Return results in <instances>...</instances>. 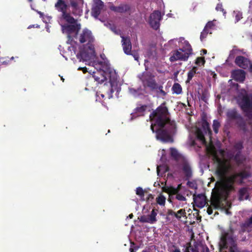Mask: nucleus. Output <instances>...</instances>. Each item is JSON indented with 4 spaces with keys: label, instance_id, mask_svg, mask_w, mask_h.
I'll use <instances>...</instances> for the list:
<instances>
[{
    "label": "nucleus",
    "instance_id": "obj_48",
    "mask_svg": "<svg viewBox=\"0 0 252 252\" xmlns=\"http://www.w3.org/2000/svg\"><path fill=\"white\" fill-rule=\"evenodd\" d=\"M249 8L251 10H252V0L250 1L249 3Z\"/></svg>",
    "mask_w": 252,
    "mask_h": 252
},
{
    "label": "nucleus",
    "instance_id": "obj_54",
    "mask_svg": "<svg viewBox=\"0 0 252 252\" xmlns=\"http://www.w3.org/2000/svg\"><path fill=\"white\" fill-rule=\"evenodd\" d=\"M191 250L192 252H198L196 250H194L193 248H191Z\"/></svg>",
    "mask_w": 252,
    "mask_h": 252
},
{
    "label": "nucleus",
    "instance_id": "obj_41",
    "mask_svg": "<svg viewBox=\"0 0 252 252\" xmlns=\"http://www.w3.org/2000/svg\"><path fill=\"white\" fill-rule=\"evenodd\" d=\"M216 9L217 11H222L224 14H225V12L224 11V9H223L222 5L221 4H220V3L218 4L216 7Z\"/></svg>",
    "mask_w": 252,
    "mask_h": 252
},
{
    "label": "nucleus",
    "instance_id": "obj_8",
    "mask_svg": "<svg viewBox=\"0 0 252 252\" xmlns=\"http://www.w3.org/2000/svg\"><path fill=\"white\" fill-rule=\"evenodd\" d=\"M189 55L188 53L185 52L179 48L172 52L171 55L170 57V61L172 62L177 61H187Z\"/></svg>",
    "mask_w": 252,
    "mask_h": 252
},
{
    "label": "nucleus",
    "instance_id": "obj_30",
    "mask_svg": "<svg viewBox=\"0 0 252 252\" xmlns=\"http://www.w3.org/2000/svg\"><path fill=\"white\" fill-rule=\"evenodd\" d=\"M166 198L162 195L160 194L156 198L157 203L161 205L164 206Z\"/></svg>",
    "mask_w": 252,
    "mask_h": 252
},
{
    "label": "nucleus",
    "instance_id": "obj_15",
    "mask_svg": "<svg viewBox=\"0 0 252 252\" xmlns=\"http://www.w3.org/2000/svg\"><path fill=\"white\" fill-rule=\"evenodd\" d=\"M233 78L238 81L242 82L245 78V72L241 69L235 70L232 73Z\"/></svg>",
    "mask_w": 252,
    "mask_h": 252
},
{
    "label": "nucleus",
    "instance_id": "obj_61",
    "mask_svg": "<svg viewBox=\"0 0 252 252\" xmlns=\"http://www.w3.org/2000/svg\"><path fill=\"white\" fill-rule=\"evenodd\" d=\"M29 0L30 1H32V0Z\"/></svg>",
    "mask_w": 252,
    "mask_h": 252
},
{
    "label": "nucleus",
    "instance_id": "obj_57",
    "mask_svg": "<svg viewBox=\"0 0 252 252\" xmlns=\"http://www.w3.org/2000/svg\"><path fill=\"white\" fill-rule=\"evenodd\" d=\"M133 215H132V214H130V215H129V218H130V219H132V218H133Z\"/></svg>",
    "mask_w": 252,
    "mask_h": 252
},
{
    "label": "nucleus",
    "instance_id": "obj_43",
    "mask_svg": "<svg viewBox=\"0 0 252 252\" xmlns=\"http://www.w3.org/2000/svg\"><path fill=\"white\" fill-rule=\"evenodd\" d=\"M118 6H112L110 7L111 10H112V11L117 12H118Z\"/></svg>",
    "mask_w": 252,
    "mask_h": 252
},
{
    "label": "nucleus",
    "instance_id": "obj_27",
    "mask_svg": "<svg viewBox=\"0 0 252 252\" xmlns=\"http://www.w3.org/2000/svg\"><path fill=\"white\" fill-rule=\"evenodd\" d=\"M130 9V7L127 4H122L118 6V12L124 13L128 11Z\"/></svg>",
    "mask_w": 252,
    "mask_h": 252
},
{
    "label": "nucleus",
    "instance_id": "obj_28",
    "mask_svg": "<svg viewBox=\"0 0 252 252\" xmlns=\"http://www.w3.org/2000/svg\"><path fill=\"white\" fill-rule=\"evenodd\" d=\"M186 212L184 209L179 210L177 213L172 212L171 214L174 215L176 218L180 219L182 216H186Z\"/></svg>",
    "mask_w": 252,
    "mask_h": 252
},
{
    "label": "nucleus",
    "instance_id": "obj_6",
    "mask_svg": "<svg viewBox=\"0 0 252 252\" xmlns=\"http://www.w3.org/2000/svg\"><path fill=\"white\" fill-rule=\"evenodd\" d=\"M238 102L250 119L252 118V94H248L245 90H242L238 97Z\"/></svg>",
    "mask_w": 252,
    "mask_h": 252
},
{
    "label": "nucleus",
    "instance_id": "obj_44",
    "mask_svg": "<svg viewBox=\"0 0 252 252\" xmlns=\"http://www.w3.org/2000/svg\"><path fill=\"white\" fill-rule=\"evenodd\" d=\"M207 213L209 215H211L213 213V210L211 207H209L207 209Z\"/></svg>",
    "mask_w": 252,
    "mask_h": 252
},
{
    "label": "nucleus",
    "instance_id": "obj_2",
    "mask_svg": "<svg viewBox=\"0 0 252 252\" xmlns=\"http://www.w3.org/2000/svg\"><path fill=\"white\" fill-rule=\"evenodd\" d=\"M152 124L151 128L156 133V138L163 142H172L171 135L174 133L175 122L170 121L168 117L167 109L160 106L150 116Z\"/></svg>",
    "mask_w": 252,
    "mask_h": 252
},
{
    "label": "nucleus",
    "instance_id": "obj_37",
    "mask_svg": "<svg viewBox=\"0 0 252 252\" xmlns=\"http://www.w3.org/2000/svg\"><path fill=\"white\" fill-rule=\"evenodd\" d=\"M38 13L40 14V17L42 18L43 21L47 23V21H49L51 20V17H50V16H43V13L42 12H38Z\"/></svg>",
    "mask_w": 252,
    "mask_h": 252
},
{
    "label": "nucleus",
    "instance_id": "obj_42",
    "mask_svg": "<svg viewBox=\"0 0 252 252\" xmlns=\"http://www.w3.org/2000/svg\"><path fill=\"white\" fill-rule=\"evenodd\" d=\"M78 70H82L84 73H85L88 71L87 68L86 67H80L78 68Z\"/></svg>",
    "mask_w": 252,
    "mask_h": 252
},
{
    "label": "nucleus",
    "instance_id": "obj_12",
    "mask_svg": "<svg viewBox=\"0 0 252 252\" xmlns=\"http://www.w3.org/2000/svg\"><path fill=\"white\" fill-rule=\"evenodd\" d=\"M158 213V210L153 209L149 215H144L140 218V220L143 222H147L153 224L157 221L156 216Z\"/></svg>",
    "mask_w": 252,
    "mask_h": 252
},
{
    "label": "nucleus",
    "instance_id": "obj_7",
    "mask_svg": "<svg viewBox=\"0 0 252 252\" xmlns=\"http://www.w3.org/2000/svg\"><path fill=\"white\" fill-rule=\"evenodd\" d=\"M177 43H178V46L181 50L188 53L189 55L192 54L191 45L188 41L185 40L184 38L180 37L179 39H174L169 41L170 44L174 43L176 46H177Z\"/></svg>",
    "mask_w": 252,
    "mask_h": 252
},
{
    "label": "nucleus",
    "instance_id": "obj_5",
    "mask_svg": "<svg viewBox=\"0 0 252 252\" xmlns=\"http://www.w3.org/2000/svg\"><path fill=\"white\" fill-rule=\"evenodd\" d=\"M78 39L80 43L84 44L77 54V58L82 62L94 60L95 58L94 44V38L92 32L87 29H84L78 35Z\"/></svg>",
    "mask_w": 252,
    "mask_h": 252
},
{
    "label": "nucleus",
    "instance_id": "obj_40",
    "mask_svg": "<svg viewBox=\"0 0 252 252\" xmlns=\"http://www.w3.org/2000/svg\"><path fill=\"white\" fill-rule=\"evenodd\" d=\"M104 97V94L101 93L100 92H97L96 93V101H101V97L102 98H103Z\"/></svg>",
    "mask_w": 252,
    "mask_h": 252
},
{
    "label": "nucleus",
    "instance_id": "obj_11",
    "mask_svg": "<svg viewBox=\"0 0 252 252\" xmlns=\"http://www.w3.org/2000/svg\"><path fill=\"white\" fill-rule=\"evenodd\" d=\"M93 2L92 15L95 18H97L104 7V3L101 0H93Z\"/></svg>",
    "mask_w": 252,
    "mask_h": 252
},
{
    "label": "nucleus",
    "instance_id": "obj_22",
    "mask_svg": "<svg viewBox=\"0 0 252 252\" xmlns=\"http://www.w3.org/2000/svg\"><path fill=\"white\" fill-rule=\"evenodd\" d=\"M248 198V190L246 188H243L239 190V199L241 200Z\"/></svg>",
    "mask_w": 252,
    "mask_h": 252
},
{
    "label": "nucleus",
    "instance_id": "obj_33",
    "mask_svg": "<svg viewBox=\"0 0 252 252\" xmlns=\"http://www.w3.org/2000/svg\"><path fill=\"white\" fill-rule=\"evenodd\" d=\"M197 70L196 67H193L192 69L188 72V82H189L196 73Z\"/></svg>",
    "mask_w": 252,
    "mask_h": 252
},
{
    "label": "nucleus",
    "instance_id": "obj_51",
    "mask_svg": "<svg viewBox=\"0 0 252 252\" xmlns=\"http://www.w3.org/2000/svg\"><path fill=\"white\" fill-rule=\"evenodd\" d=\"M172 252H181L180 250L178 249H175L174 250L172 251Z\"/></svg>",
    "mask_w": 252,
    "mask_h": 252
},
{
    "label": "nucleus",
    "instance_id": "obj_1",
    "mask_svg": "<svg viewBox=\"0 0 252 252\" xmlns=\"http://www.w3.org/2000/svg\"><path fill=\"white\" fill-rule=\"evenodd\" d=\"M211 130L209 124L206 121H203L199 123L198 126L192 127L190 131L189 144L191 146L200 147L205 145L206 149L212 155L215 159L217 167L216 174L219 178L221 186L226 192L233 189V184L242 183L244 179H246L249 174L244 171L229 175L232 171V166L229 161L219 158L215 150V147L211 140Z\"/></svg>",
    "mask_w": 252,
    "mask_h": 252
},
{
    "label": "nucleus",
    "instance_id": "obj_3",
    "mask_svg": "<svg viewBox=\"0 0 252 252\" xmlns=\"http://www.w3.org/2000/svg\"><path fill=\"white\" fill-rule=\"evenodd\" d=\"M55 6L58 11L62 12L58 18V22L62 27L63 33L67 35L68 42L71 36L76 35L81 28V26L69 13H67L68 5L64 0H58Z\"/></svg>",
    "mask_w": 252,
    "mask_h": 252
},
{
    "label": "nucleus",
    "instance_id": "obj_24",
    "mask_svg": "<svg viewBox=\"0 0 252 252\" xmlns=\"http://www.w3.org/2000/svg\"><path fill=\"white\" fill-rule=\"evenodd\" d=\"M168 167L166 165H158L157 166V174L158 176H162L163 174L168 171Z\"/></svg>",
    "mask_w": 252,
    "mask_h": 252
},
{
    "label": "nucleus",
    "instance_id": "obj_39",
    "mask_svg": "<svg viewBox=\"0 0 252 252\" xmlns=\"http://www.w3.org/2000/svg\"><path fill=\"white\" fill-rule=\"evenodd\" d=\"M205 63V61L203 58L198 57L196 59L195 61V63L198 65H200L201 64H203Z\"/></svg>",
    "mask_w": 252,
    "mask_h": 252
},
{
    "label": "nucleus",
    "instance_id": "obj_59",
    "mask_svg": "<svg viewBox=\"0 0 252 252\" xmlns=\"http://www.w3.org/2000/svg\"><path fill=\"white\" fill-rule=\"evenodd\" d=\"M47 32H49V28H47Z\"/></svg>",
    "mask_w": 252,
    "mask_h": 252
},
{
    "label": "nucleus",
    "instance_id": "obj_52",
    "mask_svg": "<svg viewBox=\"0 0 252 252\" xmlns=\"http://www.w3.org/2000/svg\"><path fill=\"white\" fill-rule=\"evenodd\" d=\"M201 52H202L203 54H206L207 53V50L205 49L202 50Z\"/></svg>",
    "mask_w": 252,
    "mask_h": 252
},
{
    "label": "nucleus",
    "instance_id": "obj_34",
    "mask_svg": "<svg viewBox=\"0 0 252 252\" xmlns=\"http://www.w3.org/2000/svg\"><path fill=\"white\" fill-rule=\"evenodd\" d=\"M233 16L235 17V22L237 23L242 18V13L238 11H234L233 12Z\"/></svg>",
    "mask_w": 252,
    "mask_h": 252
},
{
    "label": "nucleus",
    "instance_id": "obj_47",
    "mask_svg": "<svg viewBox=\"0 0 252 252\" xmlns=\"http://www.w3.org/2000/svg\"><path fill=\"white\" fill-rule=\"evenodd\" d=\"M252 224V216L248 220V224Z\"/></svg>",
    "mask_w": 252,
    "mask_h": 252
},
{
    "label": "nucleus",
    "instance_id": "obj_58",
    "mask_svg": "<svg viewBox=\"0 0 252 252\" xmlns=\"http://www.w3.org/2000/svg\"><path fill=\"white\" fill-rule=\"evenodd\" d=\"M226 213L227 214H229V212H228V210H226Z\"/></svg>",
    "mask_w": 252,
    "mask_h": 252
},
{
    "label": "nucleus",
    "instance_id": "obj_17",
    "mask_svg": "<svg viewBox=\"0 0 252 252\" xmlns=\"http://www.w3.org/2000/svg\"><path fill=\"white\" fill-rule=\"evenodd\" d=\"M181 186V185H179L177 189L172 188L169 189H165L164 190L166 192H168L169 193L176 194V198L180 201H186V198L185 196L182 195L180 193H178V190Z\"/></svg>",
    "mask_w": 252,
    "mask_h": 252
},
{
    "label": "nucleus",
    "instance_id": "obj_10",
    "mask_svg": "<svg viewBox=\"0 0 252 252\" xmlns=\"http://www.w3.org/2000/svg\"><path fill=\"white\" fill-rule=\"evenodd\" d=\"M236 63L240 67L249 69L252 72V64L251 62L243 56H239L236 58Z\"/></svg>",
    "mask_w": 252,
    "mask_h": 252
},
{
    "label": "nucleus",
    "instance_id": "obj_9",
    "mask_svg": "<svg viewBox=\"0 0 252 252\" xmlns=\"http://www.w3.org/2000/svg\"><path fill=\"white\" fill-rule=\"evenodd\" d=\"M162 18L160 12L155 11L150 16L149 23L153 29L157 30L159 27V22Z\"/></svg>",
    "mask_w": 252,
    "mask_h": 252
},
{
    "label": "nucleus",
    "instance_id": "obj_4",
    "mask_svg": "<svg viewBox=\"0 0 252 252\" xmlns=\"http://www.w3.org/2000/svg\"><path fill=\"white\" fill-rule=\"evenodd\" d=\"M91 63L96 70V72L93 71L94 75L93 76L95 81L102 83L105 80H109L111 88L108 94V97L109 98H112V94L117 87V75L115 71L111 68L104 62H96L94 61Z\"/></svg>",
    "mask_w": 252,
    "mask_h": 252
},
{
    "label": "nucleus",
    "instance_id": "obj_25",
    "mask_svg": "<svg viewBox=\"0 0 252 252\" xmlns=\"http://www.w3.org/2000/svg\"><path fill=\"white\" fill-rule=\"evenodd\" d=\"M129 93L135 97L138 96L141 94H143L144 93V91L141 89L135 90L133 88H129Z\"/></svg>",
    "mask_w": 252,
    "mask_h": 252
},
{
    "label": "nucleus",
    "instance_id": "obj_46",
    "mask_svg": "<svg viewBox=\"0 0 252 252\" xmlns=\"http://www.w3.org/2000/svg\"><path fill=\"white\" fill-rule=\"evenodd\" d=\"M209 252V250L207 247L203 248L202 252Z\"/></svg>",
    "mask_w": 252,
    "mask_h": 252
},
{
    "label": "nucleus",
    "instance_id": "obj_38",
    "mask_svg": "<svg viewBox=\"0 0 252 252\" xmlns=\"http://www.w3.org/2000/svg\"><path fill=\"white\" fill-rule=\"evenodd\" d=\"M208 33H209V32H207V31L205 30V29H204L203 32L201 33V34H200V40L201 41H203V39L206 37V36Z\"/></svg>",
    "mask_w": 252,
    "mask_h": 252
},
{
    "label": "nucleus",
    "instance_id": "obj_56",
    "mask_svg": "<svg viewBox=\"0 0 252 252\" xmlns=\"http://www.w3.org/2000/svg\"><path fill=\"white\" fill-rule=\"evenodd\" d=\"M142 252H150L148 250H144Z\"/></svg>",
    "mask_w": 252,
    "mask_h": 252
},
{
    "label": "nucleus",
    "instance_id": "obj_60",
    "mask_svg": "<svg viewBox=\"0 0 252 252\" xmlns=\"http://www.w3.org/2000/svg\"><path fill=\"white\" fill-rule=\"evenodd\" d=\"M61 79L63 80V81H64V79L63 77L61 78Z\"/></svg>",
    "mask_w": 252,
    "mask_h": 252
},
{
    "label": "nucleus",
    "instance_id": "obj_36",
    "mask_svg": "<svg viewBox=\"0 0 252 252\" xmlns=\"http://www.w3.org/2000/svg\"><path fill=\"white\" fill-rule=\"evenodd\" d=\"M170 152L171 156L174 158H177L179 156V154L176 149L174 148H170Z\"/></svg>",
    "mask_w": 252,
    "mask_h": 252
},
{
    "label": "nucleus",
    "instance_id": "obj_19",
    "mask_svg": "<svg viewBox=\"0 0 252 252\" xmlns=\"http://www.w3.org/2000/svg\"><path fill=\"white\" fill-rule=\"evenodd\" d=\"M147 106L146 105H142L140 107H137L135 109L134 113L131 114L132 117L131 119H133V117H138L143 115V113L145 111Z\"/></svg>",
    "mask_w": 252,
    "mask_h": 252
},
{
    "label": "nucleus",
    "instance_id": "obj_13",
    "mask_svg": "<svg viewBox=\"0 0 252 252\" xmlns=\"http://www.w3.org/2000/svg\"><path fill=\"white\" fill-rule=\"evenodd\" d=\"M121 37L122 38V46L125 53L127 55H131L132 46L129 38L123 36H121Z\"/></svg>",
    "mask_w": 252,
    "mask_h": 252
},
{
    "label": "nucleus",
    "instance_id": "obj_14",
    "mask_svg": "<svg viewBox=\"0 0 252 252\" xmlns=\"http://www.w3.org/2000/svg\"><path fill=\"white\" fill-rule=\"evenodd\" d=\"M82 2V0H70V4L74 14L80 15L82 13V10L78 6V5Z\"/></svg>",
    "mask_w": 252,
    "mask_h": 252
},
{
    "label": "nucleus",
    "instance_id": "obj_55",
    "mask_svg": "<svg viewBox=\"0 0 252 252\" xmlns=\"http://www.w3.org/2000/svg\"><path fill=\"white\" fill-rule=\"evenodd\" d=\"M129 250H130V252H135L132 248H130Z\"/></svg>",
    "mask_w": 252,
    "mask_h": 252
},
{
    "label": "nucleus",
    "instance_id": "obj_29",
    "mask_svg": "<svg viewBox=\"0 0 252 252\" xmlns=\"http://www.w3.org/2000/svg\"><path fill=\"white\" fill-rule=\"evenodd\" d=\"M237 115V114L235 110H229L227 112V116L230 120L235 119Z\"/></svg>",
    "mask_w": 252,
    "mask_h": 252
},
{
    "label": "nucleus",
    "instance_id": "obj_21",
    "mask_svg": "<svg viewBox=\"0 0 252 252\" xmlns=\"http://www.w3.org/2000/svg\"><path fill=\"white\" fill-rule=\"evenodd\" d=\"M211 205L215 209L221 208V201L218 196L214 197L211 200Z\"/></svg>",
    "mask_w": 252,
    "mask_h": 252
},
{
    "label": "nucleus",
    "instance_id": "obj_31",
    "mask_svg": "<svg viewBox=\"0 0 252 252\" xmlns=\"http://www.w3.org/2000/svg\"><path fill=\"white\" fill-rule=\"evenodd\" d=\"M144 193L145 191L141 187H138L136 189V193L138 195L142 200H144Z\"/></svg>",
    "mask_w": 252,
    "mask_h": 252
},
{
    "label": "nucleus",
    "instance_id": "obj_45",
    "mask_svg": "<svg viewBox=\"0 0 252 252\" xmlns=\"http://www.w3.org/2000/svg\"><path fill=\"white\" fill-rule=\"evenodd\" d=\"M132 56H133L135 60L138 61L139 56L137 54H132Z\"/></svg>",
    "mask_w": 252,
    "mask_h": 252
},
{
    "label": "nucleus",
    "instance_id": "obj_26",
    "mask_svg": "<svg viewBox=\"0 0 252 252\" xmlns=\"http://www.w3.org/2000/svg\"><path fill=\"white\" fill-rule=\"evenodd\" d=\"M172 89L173 93L176 94H180L182 91L181 85L178 83L174 84L172 87Z\"/></svg>",
    "mask_w": 252,
    "mask_h": 252
},
{
    "label": "nucleus",
    "instance_id": "obj_49",
    "mask_svg": "<svg viewBox=\"0 0 252 252\" xmlns=\"http://www.w3.org/2000/svg\"><path fill=\"white\" fill-rule=\"evenodd\" d=\"M190 250H191V248H186L184 252H190Z\"/></svg>",
    "mask_w": 252,
    "mask_h": 252
},
{
    "label": "nucleus",
    "instance_id": "obj_20",
    "mask_svg": "<svg viewBox=\"0 0 252 252\" xmlns=\"http://www.w3.org/2000/svg\"><path fill=\"white\" fill-rule=\"evenodd\" d=\"M183 171L185 175L187 178H189L192 175V170L190 165L187 163H185L183 165Z\"/></svg>",
    "mask_w": 252,
    "mask_h": 252
},
{
    "label": "nucleus",
    "instance_id": "obj_35",
    "mask_svg": "<svg viewBox=\"0 0 252 252\" xmlns=\"http://www.w3.org/2000/svg\"><path fill=\"white\" fill-rule=\"evenodd\" d=\"M235 159L238 164H241L243 163L244 158L240 153H239L235 156Z\"/></svg>",
    "mask_w": 252,
    "mask_h": 252
},
{
    "label": "nucleus",
    "instance_id": "obj_23",
    "mask_svg": "<svg viewBox=\"0 0 252 252\" xmlns=\"http://www.w3.org/2000/svg\"><path fill=\"white\" fill-rule=\"evenodd\" d=\"M215 20L213 21L208 22L206 25L204 29L207 31V32H209L210 34L212 33V31L215 28V25L214 24Z\"/></svg>",
    "mask_w": 252,
    "mask_h": 252
},
{
    "label": "nucleus",
    "instance_id": "obj_18",
    "mask_svg": "<svg viewBox=\"0 0 252 252\" xmlns=\"http://www.w3.org/2000/svg\"><path fill=\"white\" fill-rule=\"evenodd\" d=\"M148 86L151 87L153 90H155L158 94H161L163 96L166 94V93L162 89V87L161 86H158L154 81L150 82L148 83Z\"/></svg>",
    "mask_w": 252,
    "mask_h": 252
},
{
    "label": "nucleus",
    "instance_id": "obj_50",
    "mask_svg": "<svg viewBox=\"0 0 252 252\" xmlns=\"http://www.w3.org/2000/svg\"><path fill=\"white\" fill-rule=\"evenodd\" d=\"M237 148H241L242 147V144L241 143H239L236 145Z\"/></svg>",
    "mask_w": 252,
    "mask_h": 252
},
{
    "label": "nucleus",
    "instance_id": "obj_53",
    "mask_svg": "<svg viewBox=\"0 0 252 252\" xmlns=\"http://www.w3.org/2000/svg\"><path fill=\"white\" fill-rule=\"evenodd\" d=\"M164 153H165L164 150H162V151H161L162 158L164 156Z\"/></svg>",
    "mask_w": 252,
    "mask_h": 252
},
{
    "label": "nucleus",
    "instance_id": "obj_16",
    "mask_svg": "<svg viewBox=\"0 0 252 252\" xmlns=\"http://www.w3.org/2000/svg\"><path fill=\"white\" fill-rule=\"evenodd\" d=\"M194 201L196 206L199 208H203L206 203V197L204 195L199 194L194 198Z\"/></svg>",
    "mask_w": 252,
    "mask_h": 252
},
{
    "label": "nucleus",
    "instance_id": "obj_32",
    "mask_svg": "<svg viewBox=\"0 0 252 252\" xmlns=\"http://www.w3.org/2000/svg\"><path fill=\"white\" fill-rule=\"evenodd\" d=\"M220 126V123L218 120H214L213 124V128L214 132L217 133L219 131V129Z\"/></svg>",
    "mask_w": 252,
    "mask_h": 252
}]
</instances>
